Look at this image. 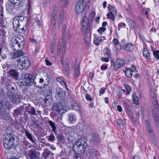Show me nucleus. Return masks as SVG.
Wrapping results in <instances>:
<instances>
[{"instance_id":"obj_62","label":"nucleus","mask_w":159,"mask_h":159,"mask_svg":"<svg viewBox=\"0 0 159 159\" xmlns=\"http://www.w3.org/2000/svg\"><path fill=\"white\" fill-rule=\"evenodd\" d=\"M30 40L31 42L33 43H35L36 44H38V42L36 40V39H31L30 38Z\"/></svg>"},{"instance_id":"obj_32","label":"nucleus","mask_w":159,"mask_h":159,"mask_svg":"<svg viewBox=\"0 0 159 159\" xmlns=\"http://www.w3.org/2000/svg\"><path fill=\"white\" fill-rule=\"evenodd\" d=\"M62 40L63 41V43H62V54H64V55H65V53L66 51V44L65 43V42L66 41V38L63 37Z\"/></svg>"},{"instance_id":"obj_51","label":"nucleus","mask_w":159,"mask_h":159,"mask_svg":"<svg viewBox=\"0 0 159 159\" xmlns=\"http://www.w3.org/2000/svg\"><path fill=\"white\" fill-rule=\"evenodd\" d=\"M125 87L126 90V91L128 93H129L131 91V89L129 86L128 84H125Z\"/></svg>"},{"instance_id":"obj_33","label":"nucleus","mask_w":159,"mask_h":159,"mask_svg":"<svg viewBox=\"0 0 159 159\" xmlns=\"http://www.w3.org/2000/svg\"><path fill=\"white\" fill-rule=\"evenodd\" d=\"M143 55L144 57L146 58L147 59L150 58V54L147 49L144 48L143 49Z\"/></svg>"},{"instance_id":"obj_1","label":"nucleus","mask_w":159,"mask_h":159,"mask_svg":"<svg viewBox=\"0 0 159 159\" xmlns=\"http://www.w3.org/2000/svg\"><path fill=\"white\" fill-rule=\"evenodd\" d=\"M13 106L6 98L0 100V118L4 119Z\"/></svg>"},{"instance_id":"obj_10","label":"nucleus","mask_w":159,"mask_h":159,"mask_svg":"<svg viewBox=\"0 0 159 159\" xmlns=\"http://www.w3.org/2000/svg\"><path fill=\"white\" fill-rule=\"evenodd\" d=\"M19 93H15L11 91H9L8 93V95L9 98L11 101L13 103L16 104L18 103L20 101L19 99L20 98L21 96L19 94Z\"/></svg>"},{"instance_id":"obj_40","label":"nucleus","mask_w":159,"mask_h":159,"mask_svg":"<svg viewBox=\"0 0 159 159\" xmlns=\"http://www.w3.org/2000/svg\"><path fill=\"white\" fill-rule=\"evenodd\" d=\"M104 51L106 52L104 55L105 57L107 56L108 57H110V50L108 49L107 48L104 49Z\"/></svg>"},{"instance_id":"obj_6","label":"nucleus","mask_w":159,"mask_h":159,"mask_svg":"<svg viewBox=\"0 0 159 159\" xmlns=\"http://www.w3.org/2000/svg\"><path fill=\"white\" fill-rule=\"evenodd\" d=\"M17 66L20 69H27L30 66V62L28 58L23 57L18 58L16 60Z\"/></svg>"},{"instance_id":"obj_20","label":"nucleus","mask_w":159,"mask_h":159,"mask_svg":"<svg viewBox=\"0 0 159 159\" xmlns=\"http://www.w3.org/2000/svg\"><path fill=\"white\" fill-rule=\"evenodd\" d=\"M8 73L9 75L13 78L18 80L19 78V73L15 69L9 70Z\"/></svg>"},{"instance_id":"obj_8","label":"nucleus","mask_w":159,"mask_h":159,"mask_svg":"<svg viewBox=\"0 0 159 159\" xmlns=\"http://www.w3.org/2000/svg\"><path fill=\"white\" fill-rule=\"evenodd\" d=\"M24 155L27 159H37L39 157L40 153L36 150L31 149L25 152Z\"/></svg>"},{"instance_id":"obj_36","label":"nucleus","mask_w":159,"mask_h":159,"mask_svg":"<svg viewBox=\"0 0 159 159\" xmlns=\"http://www.w3.org/2000/svg\"><path fill=\"white\" fill-rule=\"evenodd\" d=\"M132 98L134 103L136 104L138 103V98L136 96V93L135 92H133L132 94Z\"/></svg>"},{"instance_id":"obj_21","label":"nucleus","mask_w":159,"mask_h":159,"mask_svg":"<svg viewBox=\"0 0 159 159\" xmlns=\"http://www.w3.org/2000/svg\"><path fill=\"white\" fill-rule=\"evenodd\" d=\"M24 78L26 81H29L30 83V82L34 81V80H35L36 77L35 75L30 73H26L24 75Z\"/></svg>"},{"instance_id":"obj_45","label":"nucleus","mask_w":159,"mask_h":159,"mask_svg":"<svg viewBox=\"0 0 159 159\" xmlns=\"http://www.w3.org/2000/svg\"><path fill=\"white\" fill-rule=\"evenodd\" d=\"M27 26H20V28H18V30H19V31H20V30H21L22 31H23V32H25L26 30L27 29Z\"/></svg>"},{"instance_id":"obj_39","label":"nucleus","mask_w":159,"mask_h":159,"mask_svg":"<svg viewBox=\"0 0 159 159\" xmlns=\"http://www.w3.org/2000/svg\"><path fill=\"white\" fill-rule=\"evenodd\" d=\"M93 42L95 44L98 45L100 44L101 41L99 40V38L97 37H95L93 39Z\"/></svg>"},{"instance_id":"obj_28","label":"nucleus","mask_w":159,"mask_h":159,"mask_svg":"<svg viewBox=\"0 0 159 159\" xmlns=\"http://www.w3.org/2000/svg\"><path fill=\"white\" fill-rule=\"evenodd\" d=\"M25 135L27 138L32 142V143H35V141L33 139V137H34L30 133H29L26 129H25Z\"/></svg>"},{"instance_id":"obj_64","label":"nucleus","mask_w":159,"mask_h":159,"mask_svg":"<svg viewBox=\"0 0 159 159\" xmlns=\"http://www.w3.org/2000/svg\"><path fill=\"white\" fill-rule=\"evenodd\" d=\"M153 55L155 57L157 56V55L159 54V51L156 50L155 51H153Z\"/></svg>"},{"instance_id":"obj_3","label":"nucleus","mask_w":159,"mask_h":159,"mask_svg":"<svg viewBox=\"0 0 159 159\" xmlns=\"http://www.w3.org/2000/svg\"><path fill=\"white\" fill-rule=\"evenodd\" d=\"M88 146L86 141L84 139H81L76 141L72 148L77 155L84 153Z\"/></svg>"},{"instance_id":"obj_14","label":"nucleus","mask_w":159,"mask_h":159,"mask_svg":"<svg viewBox=\"0 0 159 159\" xmlns=\"http://www.w3.org/2000/svg\"><path fill=\"white\" fill-rule=\"evenodd\" d=\"M108 9L110 12L107 14V16L112 20H114L115 19V15H116L117 13V11L115 7L112 6H109Z\"/></svg>"},{"instance_id":"obj_43","label":"nucleus","mask_w":159,"mask_h":159,"mask_svg":"<svg viewBox=\"0 0 159 159\" xmlns=\"http://www.w3.org/2000/svg\"><path fill=\"white\" fill-rule=\"evenodd\" d=\"M117 122L121 128H123L124 124L122 120L120 119H118L117 121Z\"/></svg>"},{"instance_id":"obj_50","label":"nucleus","mask_w":159,"mask_h":159,"mask_svg":"<svg viewBox=\"0 0 159 159\" xmlns=\"http://www.w3.org/2000/svg\"><path fill=\"white\" fill-rule=\"evenodd\" d=\"M62 2H64L63 3V6L64 7H66L68 4L69 0H60Z\"/></svg>"},{"instance_id":"obj_7","label":"nucleus","mask_w":159,"mask_h":159,"mask_svg":"<svg viewBox=\"0 0 159 159\" xmlns=\"http://www.w3.org/2000/svg\"><path fill=\"white\" fill-rule=\"evenodd\" d=\"M14 140V137L13 135L11 134L7 135L3 140V144L4 148L7 149H10L12 145L13 144V141Z\"/></svg>"},{"instance_id":"obj_38","label":"nucleus","mask_w":159,"mask_h":159,"mask_svg":"<svg viewBox=\"0 0 159 159\" xmlns=\"http://www.w3.org/2000/svg\"><path fill=\"white\" fill-rule=\"evenodd\" d=\"M75 137L73 135L70 134L69 135L67 139L68 140L69 143H73L74 141L75 140Z\"/></svg>"},{"instance_id":"obj_25","label":"nucleus","mask_w":159,"mask_h":159,"mask_svg":"<svg viewBox=\"0 0 159 159\" xmlns=\"http://www.w3.org/2000/svg\"><path fill=\"white\" fill-rule=\"evenodd\" d=\"M126 20L129 23L130 29H133L136 28L137 25L136 23L131 18H128L126 19Z\"/></svg>"},{"instance_id":"obj_37","label":"nucleus","mask_w":159,"mask_h":159,"mask_svg":"<svg viewBox=\"0 0 159 159\" xmlns=\"http://www.w3.org/2000/svg\"><path fill=\"white\" fill-rule=\"evenodd\" d=\"M58 141L59 143L63 142L64 140V137L62 134H59L57 137Z\"/></svg>"},{"instance_id":"obj_4","label":"nucleus","mask_w":159,"mask_h":159,"mask_svg":"<svg viewBox=\"0 0 159 159\" xmlns=\"http://www.w3.org/2000/svg\"><path fill=\"white\" fill-rule=\"evenodd\" d=\"M29 20L28 18L22 16H16L14 18L13 21V28L15 30L19 31L18 28L20 26H28Z\"/></svg>"},{"instance_id":"obj_56","label":"nucleus","mask_w":159,"mask_h":159,"mask_svg":"<svg viewBox=\"0 0 159 159\" xmlns=\"http://www.w3.org/2000/svg\"><path fill=\"white\" fill-rule=\"evenodd\" d=\"M55 49V45L54 44H52L51 48V53L53 54Z\"/></svg>"},{"instance_id":"obj_16","label":"nucleus","mask_w":159,"mask_h":159,"mask_svg":"<svg viewBox=\"0 0 159 159\" xmlns=\"http://www.w3.org/2000/svg\"><path fill=\"white\" fill-rule=\"evenodd\" d=\"M44 95L45 97V98L43 99V101H44V103L45 105L47 104H49L50 102V101L52 100L51 99V97L50 96V94H51V92L49 90H46V92H44Z\"/></svg>"},{"instance_id":"obj_47","label":"nucleus","mask_w":159,"mask_h":159,"mask_svg":"<svg viewBox=\"0 0 159 159\" xmlns=\"http://www.w3.org/2000/svg\"><path fill=\"white\" fill-rule=\"evenodd\" d=\"M67 28V26L66 25V24H64L63 27H62V30L64 31V32H63L62 35V38L63 37L64 38H65V34L66 33L65 30H66Z\"/></svg>"},{"instance_id":"obj_23","label":"nucleus","mask_w":159,"mask_h":159,"mask_svg":"<svg viewBox=\"0 0 159 159\" xmlns=\"http://www.w3.org/2000/svg\"><path fill=\"white\" fill-rule=\"evenodd\" d=\"M74 76L75 79H76L79 76L80 74L79 66L77 63L75 64L74 66Z\"/></svg>"},{"instance_id":"obj_29","label":"nucleus","mask_w":159,"mask_h":159,"mask_svg":"<svg viewBox=\"0 0 159 159\" xmlns=\"http://www.w3.org/2000/svg\"><path fill=\"white\" fill-rule=\"evenodd\" d=\"M57 23V18H52L51 21L50 23V26L52 29L54 30L55 28V26Z\"/></svg>"},{"instance_id":"obj_22","label":"nucleus","mask_w":159,"mask_h":159,"mask_svg":"<svg viewBox=\"0 0 159 159\" xmlns=\"http://www.w3.org/2000/svg\"><path fill=\"white\" fill-rule=\"evenodd\" d=\"M11 48L12 50L14 51L19 50L20 49L21 50L22 48H20V46H19L18 44L14 39L12 41L11 44Z\"/></svg>"},{"instance_id":"obj_57","label":"nucleus","mask_w":159,"mask_h":159,"mask_svg":"<svg viewBox=\"0 0 159 159\" xmlns=\"http://www.w3.org/2000/svg\"><path fill=\"white\" fill-rule=\"evenodd\" d=\"M118 40L116 39H114L113 40V43L115 45H116L118 44Z\"/></svg>"},{"instance_id":"obj_17","label":"nucleus","mask_w":159,"mask_h":159,"mask_svg":"<svg viewBox=\"0 0 159 159\" xmlns=\"http://www.w3.org/2000/svg\"><path fill=\"white\" fill-rule=\"evenodd\" d=\"M84 0H79L76 2L75 7V11L77 13H81L83 10V4Z\"/></svg>"},{"instance_id":"obj_27","label":"nucleus","mask_w":159,"mask_h":159,"mask_svg":"<svg viewBox=\"0 0 159 159\" xmlns=\"http://www.w3.org/2000/svg\"><path fill=\"white\" fill-rule=\"evenodd\" d=\"M19 51L16 52H14L13 53L12 57L13 58H18L22 57V56L24 55V52L22 51L21 49L19 50Z\"/></svg>"},{"instance_id":"obj_12","label":"nucleus","mask_w":159,"mask_h":159,"mask_svg":"<svg viewBox=\"0 0 159 159\" xmlns=\"http://www.w3.org/2000/svg\"><path fill=\"white\" fill-rule=\"evenodd\" d=\"M145 125L147 132L151 139H153L155 137V134L152 128L149 120H145Z\"/></svg>"},{"instance_id":"obj_53","label":"nucleus","mask_w":159,"mask_h":159,"mask_svg":"<svg viewBox=\"0 0 159 159\" xmlns=\"http://www.w3.org/2000/svg\"><path fill=\"white\" fill-rule=\"evenodd\" d=\"M105 91V88H101L100 91V96H101V95L103 94L104 93Z\"/></svg>"},{"instance_id":"obj_60","label":"nucleus","mask_w":159,"mask_h":159,"mask_svg":"<svg viewBox=\"0 0 159 159\" xmlns=\"http://www.w3.org/2000/svg\"><path fill=\"white\" fill-rule=\"evenodd\" d=\"M112 107L115 109H116V107H117V106H118V103L116 102H114L112 104Z\"/></svg>"},{"instance_id":"obj_61","label":"nucleus","mask_w":159,"mask_h":159,"mask_svg":"<svg viewBox=\"0 0 159 159\" xmlns=\"http://www.w3.org/2000/svg\"><path fill=\"white\" fill-rule=\"evenodd\" d=\"M61 85H62L63 86H65L67 89L68 90V88L67 87V84L66 82H65L63 80L62 81L61 83H60Z\"/></svg>"},{"instance_id":"obj_41","label":"nucleus","mask_w":159,"mask_h":159,"mask_svg":"<svg viewBox=\"0 0 159 159\" xmlns=\"http://www.w3.org/2000/svg\"><path fill=\"white\" fill-rule=\"evenodd\" d=\"M57 11L56 8H54L53 10L52 16V18H57Z\"/></svg>"},{"instance_id":"obj_18","label":"nucleus","mask_w":159,"mask_h":159,"mask_svg":"<svg viewBox=\"0 0 159 159\" xmlns=\"http://www.w3.org/2000/svg\"><path fill=\"white\" fill-rule=\"evenodd\" d=\"M90 141L93 144H98L100 142L99 135L96 133L92 134Z\"/></svg>"},{"instance_id":"obj_54","label":"nucleus","mask_w":159,"mask_h":159,"mask_svg":"<svg viewBox=\"0 0 159 159\" xmlns=\"http://www.w3.org/2000/svg\"><path fill=\"white\" fill-rule=\"evenodd\" d=\"M123 26H124L125 27V24L124 23H123V22H121V23H119L118 25V30H120V28L121 27H122Z\"/></svg>"},{"instance_id":"obj_35","label":"nucleus","mask_w":159,"mask_h":159,"mask_svg":"<svg viewBox=\"0 0 159 159\" xmlns=\"http://www.w3.org/2000/svg\"><path fill=\"white\" fill-rule=\"evenodd\" d=\"M50 151L48 149H45L44 150L43 156L44 158H46L51 154Z\"/></svg>"},{"instance_id":"obj_34","label":"nucleus","mask_w":159,"mask_h":159,"mask_svg":"<svg viewBox=\"0 0 159 159\" xmlns=\"http://www.w3.org/2000/svg\"><path fill=\"white\" fill-rule=\"evenodd\" d=\"M132 71L130 68L129 69L127 68H126V70L125 71V74L126 75L128 78H131L132 76Z\"/></svg>"},{"instance_id":"obj_19","label":"nucleus","mask_w":159,"mask_h":159,"mask_svg":"<svg viewBox=\"0 0 159 159\" xmlns=\"http://www.w3.org/2000/svg\"><path fill=\"white\" fill-rule=\"evenodd\" d=\"M14 40L18 44L19 46H20V48H23L25 44V40L23 36H19L16 37Z\"/></svg>"},{"instance_id":"obj_55","label":"nucleus","mask_w":159,"mask_h":159,"mask_svg":"<svg viewBox=\"0 0 159 159\" xmlns=\"http://www.w3.org/2000/svg\"><path fill=\"white\" fill-rule=\"evenodd\" d=\"M23 143L25 145L28 146L29 147H31V145H30V146H29L30 144L28 141L26 140H25L23 141Z\"/></svg>"},{"instance_id":"obj_11","label":"nucleus","mask_w":159,"mask_h":159,"mask_svg":"<svg viewBox=\"0 0 159 159\" xmlns=\"http://www.w3.org/2000/svg\"><path fill=\"white\" fill-rule=\"evenodd\" d=\"M61 61L62 64L64 65L65 73L68 76L69 74V61L67 58H65L64 54L62 55Z\"/></svg>"},{"instance_id":"obj_49","label":"nucleus","mask_w":159,"mask_h":159,"mask_svg":"<svg viewBox=\"0 0 159 159\" xmlns=\"http://www.w3.org/2000/svg\"><path fill=\"white\" fill-rule=\"evenodd\" d=\"M155 119L157 126L158 128H159V118L158 116H156L155 117Z\"/></svg>"},{"instance_id":"obj_63","label":"nucleus","mask_w":159,"mask_h":159,"mask_svg":"<svg viewBox=\"0 0 159 159\" xmlns=\"http://www.w3.org/2000/svg\"><path fill=\"white\" fill-rule=\"evenodd\" d=\"M101 60L102 61H104L106 62H108L109 61V59L107 57H102L101 58Z\"/></svg>"},{"instance_id":"obj_52","label":"nucleus","mask_w":159,"mask_h":159,"mask_svg":"<svg viewBox=\"0 0 159 159\" xmlns=\"http://www.w3.org/2000/svg\"><path fill=\"white\" fill-rule=\"evenodd\" d=\"M86 99L89 101H92L93 100V98H91L90 96L88 93H87L85 96Z\"/></svg>"},{"instance_id":"obj_26","label":"nucleus","mask_w":159,"mask_h":159,"mask_svg":"<svg viewBox=\"0 0 159 159\" xmlns=\"http://www.w3.org/2000/svg\"><path fill=\"white\" fill-rule=\"evenodd\" d=\"M48 123L49 124L50 127L52 128V131L55 133L56 135H57V130L56 127L55 123L50 120H48Z\"/></svg>"},{"instance_id":"obj_9","label":"nucleus","mask_w":159,"mask_h":159,"mask_svg":"<svg viewBox=\"0 0 159 159\" xmlns=\"http://www.w3.org/2000/svg\"><path fill=\"white\" fill-rule=\"evenodd\" d=\"M99 155L98 151L93 148L88 149L86 153L87 157L89 159H98Z\"/></svg>"},{"instance_id":"obj_46","label":"nucleus","mask_w":159,"mask_h":159,"mask_svg":"<svg viewBox=\"0 0 159 159\" xmlns=\"http://www.w3.org/2000/svg\"><path fill=\"white\" fill-rule=\"evenodd\" d=\"M63 23V18L61 16V15H60L59 17L58 22V25L60 27L61 25Z\"/></svg>"},{"instance_id":"obj_13","label":"nucleus","mask_w":159,"mask_h":159,"mask_svg":"<svg viewBox=\"0 0 159 159\" xmlns=\"http://www.w3.org/2000/svg\"><path fill=\"white\" fill-rule=\"evenodd\" d=\"M56 95L55 97L58 100L63 99L66 95L65 91L60 88H57L56 89Z\"/></svg>"},{"instance_id":"obj_24","label":"nucleus","mask_w":159,"mask_h":159,"mask_svg":"<svg viewBox=\"0 0 159 159\" xmlns=\"http://www.w3.org/2000/svg\"><path fill=\"white\" fill-rule=\"evenodd\" d=\"M26 111L28 112V113L30 114L31 115H37V113H36V111L35 108L30 106L29 105L26 108Z\"/></svg>"},{"instance_id":"obj_30","label":"nucleus","mask_w":159,"mask_h":159,"mask_svg":"<svg viewBox=\"0 0 159 159\" xmlns=\"http://www.w3.org/2000/svg\"><path fill=\"white\" fill-rule=\"evenodd\" d=\"M68 120L70 123H75V116L73 113H70L68 115Z\"/></svg>"},{"instance_id":"obj_44","label":"nucleus","mask_w":159,"mask_h":159,"mask_svg":"<svg viewBox=\"0 0 159 159\" xmlns=\"http://www.w3.org/2000/svg\"><path fill=\"white\" fill-rule=\"evenodd\" d=\"M55 139V137L53 133H51L48 138V140L51 142L53 141Z\"/></svg>"},{"instance_id":"obj_58","label":"nucleus","mask_w":159,"mask_h":159,"mask_svg":"<svg viewBox=\"0 0 159 159\" xmlns=\"http://www.w3.org/2000/svg\"><path fill=\"white\" fill-rule=\"evenodd\" d=\"M16 115H19L20 113V110L19 109H16L14 111Z\"/></svg>"},{"instance_id":"obj_59","label":"nucleus","mask_w":159,"mask_h":159,"mask_svg":"<svg viewBox=\"0 0 159 159\" xmlns=\"http://www.w3.org/2000/svg\"><path fill=\"white\" fill-rule=\"evenodd\" d=\"M29 84L30 85H34V86H35L36 87H38V85H37L36 84V83L35 82V80H34V81L32 82H30V83Z\"/></svg>"},{"instance_id":"obj_15","label":"nucleus","mask_w":159,"mask_h":159,"mask_svg":"<svg viewBox=\"0 0 159 159\" xmlns=\"http://www.w3.org/2000/svg\"><path fill=\"white\" fill-rule=\"evenodd\" d=\"M124 64V61L121 58L117 59L114 64L113 70L116 71L121 66H123Z\"/></svg>"},{"instance_id":"obj_48","label":"nucleus","mask_w":159,"mask_h":159,"mask_svg":"<svg viewBox=\"0 0 159 159\" xmlns=\"http://www.w3.org/2000/svg\"><path fill=\"white\" fill-rule=\"evenodd\" d=\"M106 30V28L104 27H101L98 30V31L100 34L104 32Z\"/></svg>"},{"instance_id":"obj_5","label":"nucleus","mask_w":159,"mask_h":159,"mask_svg":"<svg viewBox=\"0 0 159 159\" xmlns=\"http://www.w3.org/2000/svg\"><path fill=\"white\" fill-rule=\"evenodd\" d=\"M66 105L63 101L58 102H55L52 105V109L57 111L61 114L65 113L66 111Z\"/></svg>"},{"instance_id":"obj_31","label":"nucleus","mask_w":159,"mask_h":159,"mask_svg":"<svg viewBox=\"0 0 159 159\" xmlns=\"http://www.w3.org/2000/svg\"><path fill=\"white\" fill-rule=\"evenodd\" d=\"M133 46L132 44L129 43L125 46L124 49L127 51H131L133 49Z\"/></svg>"},{"instance_id":"obj_42","label":"nucleus","mask_w":159,"mask_h":159,"mask_svg":"<svg viewBox=\"0 0 159 159\" xmlns=\"http://www.w3.org/2000/svg\"><path fill=\"white\" fill-rule=\"evenodd\" d=\"M72 105V107L74 110L78 111H80V108L77 104L75 103Z\"/></svg>"},{"instance_id":"obj_2","label":"nucleus","mask_w":159,"mask_h":159,"mask_svg":"<svg viewBox=\"0 0 159 159\" xmlns=\"http://www.w3.org/2000/svg\"><path fill=\"white\" fill-rule=\"evenodd\" d=\"M90 20L84 16L81 21L82 31L84 35H86L87 33H89L90 28ZM90 39L84 37V42L85 45H89V44Z\"/></svg>"}]
</instances>
